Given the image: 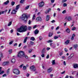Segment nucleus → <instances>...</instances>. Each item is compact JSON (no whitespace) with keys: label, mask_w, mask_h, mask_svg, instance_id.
<instances>
[{"label":"nucleus","mask_w":78,"mask_h":78,"mask_svg":"<svg viewBox=\"0 0 78 78\" xmlns=\"http://www.w3.org/2000/svg\"><path fill=\"white\" fill-rule=\"evenodd\" d=\"M52 65H55V60H52Z\"/></svg>","instance_id":"30"},{"label":"nucleus","mask_w":78,"mask_h":78,"mask_svg":"<svg viewBox=\"0 0 78 78\" xmlns=\"http://www.w3.org/2000/svg\"><path fill=\"white\" fill-rule=\"evenodd\" d=\"M59 37H57V36H55L54 37V39H58V38Z\"/></svg>","instance_id":"38"},{"label":"nucleus","mask_w":78,"mask_h":78,"mask_svg":"<svg viewBox=\"0 0 78 78\" xmlns=\"http://www.w3.org/2000/svg\"><path fill=\"white\" fill-rule=\"evenodd\" d=\"M45 48H44L43 49L42 51V53H44V51H45Z\"/></svg>","instance_id":"62"},{"label":"nucleus","mask_w":78,"mask_h":78,"mask_svg":"<svg viewBox=\"0 0 78 78\" xmlns=\"http://www.w3.org/2000/svg\"><path fill=\"white\" fill-rule=\"evenodd\" d=\"M63 6L64 7H65V6H67V5L66 3H63Z\"/></svg>","instance_id":"33"},{"label":"nucleus","mask_w":78,"mask_h":78,"mask_svg":"<svg viewBox=\"0 0 78 78\" xmlns=\"http://www.w3.org/2000/svg\"><path fill=\"white\" fill-rule=\"evenodd\" d=\"M27 39H28V37H25L24 40V41L23 42V43H25L26 42H27Z\"/></svg>","instance_id":"22"},{"label":"nucleus","mask_w":78,"mask_h":78,"mask_svg":"<svg viewBox=\"0 0 78 78\" xmlns=\"http://www.w3.org/2000/svg\"><path fill=\"white\" fill-rule=\"evenodd\" d=\"M51 23H55V20H53L52 21H51Z\"/></svg>","instance_id":"64"},{"label":"nucleus","mask_w":78,"mask_h":78,"mask_svg":"<svg viewBox=\"0 0 78 78\" xmlns=\"http://www.w3.org/2000/svg\"><path fill=\"white\" fill-rule=\"evenodd\" d=\"M13 42H14V41L12 40V41H10L9 42V44H10V45H11V44H12V43H13Z\"/></svg>","instance_id":"40"},{"label":"nucleus","mask_w":78,"mask_h":78,"mask_svg":"<svg viewBox=\"0 0 78 78\" xmlns=\"http://www.w3.org/2000/svg\"><path fill=\"white\" fill-rule=\"evenodd\" d=\"M44 27H45V26H44V25L42 26H41L42 27L41 28V30H43V29H44Z\"/></svg>","instance_id":"47"},{"label":"nucleus","mask_w":78,"mask_h":78,"mask_svg":"<svg viewBox=\"0 0 78 78\" xmlns=\"http://www.w3.org/2000/svg\"><path fill=\"white\" fill-rule=\"evenodd\" d=\"M19 8V5H17L16 6V9H15V10H18V9Z\"/></svg>","instance_id":"24"},{"label":"nucleus","mask_w":78,"mask_h":78,"mask_svg":"<svg viewBox=\"0 0 78 78\" xmlns=\"http://www.w3.org/2000/svg\"><path fill=\"white\" fill-rule=\"evenodd\" d=\"M66 1H67V0H62V3H64L66 2Z\"/></svg>","instance_id":"48"},{"label":"nucleus","mask_w":78,"mask_h":78,"mask_svg":"<svg viewBox=\"0 0 78 78\" xmlns=\"http://www.w3.org/2000/svg\"><path fill=\"white\" fill-rule=\"evenodd\" d=\"M75 34H73L72 36L71 40H73V39H74V37H75Z\"/></svg>","instance_id":"15"},{"label":"nucleus","mask_w":78,"mask_h":78,"mask_svg":"<svg viewBox=\"0 0 78 78\" xmlns=\"http://www.w3.org/2000/svg\"><path fill=\"white\" fill-rule=\"evenodd\" d=\"M5 76H6V74H4L3 76L2 77H4Z\"/></svg>","instance_id":"58"},{"label":"nucleus","mask_w":78,"mask_h":78,"mask_svg":"<svg viewBox=\"0 0 78 78\" xmlns=\"http://www.w3.org/2000/svg\"><path fill=\"white\" fill-rule=\"evenodd\" d=\"M70 42V41L68 40L66 41L65 43V44L66 45H67L69 43V42Z\"/></svg>","instance_id":"18"},{"label":"nucleus","mask_w":78,"mask_h":78,"mask_svg":"<svg viewBox=\"0 0 78 78\" xmlns=\"http://www.w3.org/2000/svg\"><path fill=\"white\" fill-rule=\"evenodd\" d=\"M27 48V45H26L24 46L23 48V49H26V48Z\"/></svg>","instance_id":"49"},{"label":"nucleus","mask_w":78,"mask_h":78,"mask_svg":"<svg viewBox=\"0 0 78 78\" xmlns=\"http://www.w3.org/2000/svg\"><path fill=\"white\" fill-rule=\"evenodd\" d=\"M24 1H25V0H21V1H20V3H23V2H24Z\"/></svg>","instance_id":"45"},{"label":"nucleus","mask_w":78,"mask_h":78,"mask_svg":"<svg viewBox=\"0 0 78 78\" xmlns=\"http://www.w3.org/2000/svg\"><path fill=\"white\" fill-rule=\"evenodd\" d=\"M27 30V27L26 26L23 25L17 29V31L22 33V32H25Z\"/></svg>","instance_id":"1"},{"label":"nucleus","mask_w":78,"mask_h":78,"mask_svg":"<svg viewBox=\"0 0 78 78\" xmlns=\"http://www.w3.org/2000/svg\"><path fill=\"white\" fill-rule=\"evenodd\" d=\"M14 4H15V2H11V5L12 6H13V5H14Z\"/></svg>","instance_id":"34"},{"label":"nucleus","mask_w":78,"mask_h":78,"mask_svg":"<svg viewBox=\"0 0 78 78\" xmlns=\"http://www.w3.org/2000/svg\"><path fill=\"white\" fill-rule=\"evenodd\" d=\"M65 72H66V71H63L61 73V74H64V73H65Z\"/></svg>","instance_id":"59"},{"label":"nucleus","mask_w":78,"mask_h":78,"mask_svg":"<svg viewBox=\"0 0 78 78\" xmlns=\"http://www.w3.org/2000/svg\"><path fill=\"white\" fill-rule=\"evenodd\" d=\"M23 68L24 70H25L27 69V68L25 66H23Z\"/></svg>","instance_id":"50"},{"label":"nucleus","mask_w":78,"mask_h":78,"mask_svg":"<svg viewBox=\"0 0 78 78\" xmlns=\"http://www.w3.org/2000/svg\"><path fill=\"white\" fill-rule=\"evenodd\" d=\"M9 52V54H11V53L12 52V49H10L8 51Z\"/></svg>","instance_id":"28"},{"label":"nucleus","mask_w":78,"mask_h":78,"mask_svg":"<svg viewBox=\"0 0 78 78\" xmlns=\"http://www.w3.org/2000/svg\"><path fill=\"white\" fill-rule=\"evenodd\" d=\"M73 67L74 69H76L78 68V64L77 63L74 64L73 65Z\"/></svg>","instance_id":"8"},{"label":"nucleus","mask_w":78,"mask_h":78,"mask_svg":"<svg viewBox=\"0 0 78 78\" xmlns=\"http://www.w3.org/2000/svg\"><path fill=\"white\" fill-rule=\"evenodd\" d=\"M17 57L19 58H22L24 57L25 56V53L23 51H21L18 53L17 55Z\"/></svg>","instance_id":"2"},{"label":"nucleus","mask_w":78,"mask_h":78,"mask_svg":"<svg viewBox=\"0 0 78 78\" xmlns=\"http://www.w3.org/2000/svg\"><path fill=\"white\" fill-rule=\"evenodd\" d=\"M28 28L29 30H30L31 29V26H29L28 27Z\"/></svg>","instance_id":"46"},{"label":"nucleus","mask_w":78,"mask_h":78,"mask_svg":"<svg viewBox=\"0 0 78 78\" xmlns=\"http://www.w3.org/2000/svg\"><path fill=\"white\" fill-rule=\"evenodd\" d=\"M24 57H25V58L26 59H28V57L27 56L25 55V54Z\"/></svg>","instance_id":"56"},{"label":"nucleus","mask_w":78,"mask_h":78,"mask_svg":"<svg viewBox=\"0 0 78 78\" xmlns=\"http://www.w3.org/2000/svg\"><path fill=\"white\" fill-rule=\"evenodd\" d=\"M66 31H67L68 33H70V30L69 29V28H67L66 30Z\"/></svg>","instance_id":"17"},{"label":"nucleus","mask_w":78,"mask_h":78,"mask_svg":"<svg viewBox=\"0 0 78 78\" xmlns=\"http://www.w3.org/2000/svg\"><path fill=\"white\" fill-rule=\"evenodd\" d=\"M39 39H40V41H41L42 39V36H40L39 37Z\"/></svg>","instance_id":"53"},{"label":"nucleus","mask_w":78,"mask_h":78,"mask_svg":"<svg viewBox=\"0 0 78 78\" xmlns=\"http://www.w3.org/2000/svg\"><path fill=\"white\" fill-rule=\"evenodd\" d=\"M34 33L35 34H37L39 33V30L37 29H36L34 31Z\"/></svg>","instance_id":"13"},{"label":"nucleus","mask_w":78,"mask_h":78,"mask_svg":"<svg viewBox=\"0 0 78 78\" xmlns=\"http://www.w3.org/2000/svg\"><path fill=\"white\" fill-rule=\"evenodd\" d=\"M66 10H65L62 12V14H65V13H66Z\"/></svg>","instance_id":"54"},{"label":"nucleus","mask_w":78,"mask_h":78,"mask_svg":"<svg viewBox=\"0 0 78 78\" xmlns=\"http://www.w3.org/2000/svg\"><path fill=\"white\" fill-rule=\"evenodd\" d=\"M13 72L14 73H16L17 75H19L20 73V71L19 69H15L13 70Z\"/></svg>","instance_id":"4"},{"label":"nucleus","mask_w":78,"mask_h":78,"mask_svg":"<svg viewBox=\"0 0 78 78\" xmlns=\"http://www.w3.org/2000/svg\"><path fill=\"white\" fill-rule=\"evenodd\" d=\"M62 59H65V56H62Z\"/></svg>","instance_id":"52"},{"label":"nucleus","mask_w":78,"mask_h":78,"mask_svg":"<svg viewBox=\"0 0 78 78\" xmlns=\"http://www.w3.org/2000/svg\"><path fill=\"white\" fill-rule=\"evenodd\" d=\"M30 69L31 71H33V72H35L36 71V67L33 65L30 66Z\"/></svg>","instance_id":"5"},{"label":"nucleus","mask_w":78,"mask_h":78,"mask_svg":"<svg viewBox=\"0 0 78 78\" xmlns=\"http://www.w3.org/2000/svg\"><path fill=\"white\" fill-rule=\"evenodd\" d=\"M41 56L42 58H44L45 57V54H43L41 55Z\"/></svg>","instance_id":"51"},{"label":"nucleus","mask_w":78,"mask_h":78,"mask_svg":"<svg viewBox=\"0 0 78 78\" xmlns=\"http://www.w3.org/2000/svg\"><path fill=\"white\" fill-rule=\"evenodd\" d=\"M30 44H31V45H33L34 44V42L33 41H30Z\"/></svg>","instance_id":"37"},{"label":"nucleus","mask_w":78,"mask_h":78,"mask_svg":"<svg viewBox=\"0 0 78 78\" xmlns=\"http://www.w3.org/2000/svg\"><path fill=\"white\" fill-rule=\"evenodd\" d=\"M64 50L65 52H67V51H68V49H67L66 48H65Z\"/></svg>","instance_id":"41"},{"label":"nucleus","mask_w":78,"mask_h":78,"mask_svg":"<svg viewBox=\"0 0 78 78\" xmlns=\"http://www.w3.org/2000/svg\"><path fill=\"white\" fill-rule=\"evenodd\" d=\"M9 3V1L8 0L6 2H4V5H8Z\"/></svg>","instance_id":"20"},{"label":"nucleus","mask_w":78,"mask_h":78,"mask_svg":"<svg viewBox=\"0 0 78 78\" xmlns=\"http://www.w3.org/2000/svg\"><path fill=\"white\" fill-rule=\"evenodd\" d=\"M51 11V9H49L48 10H46L45 11V14H48V12H49V11Z\"/></svg>","instance_id":"12"},{"label":"nucleus","mask_w":78,"mask_h":78,"mask_svg":"<svg viewBox=\"0 0 78 78\" xmlns=\"http://www.w3.org/2000/svg\"><path fill=\"white\" fill-rule=\"evenodd\" d=\"M73 56H74V54H72L70 55V56L71 58H72V57H73Z\"/></svg>","instance_id":"44"},{"label":"nucleus","mask_w":78,"mask_h":78,"mask_svg":"<svg viewBox=\"0 0 78 78\" xmlns=\"http://www.w3.org/2000/svg\"><path fill=\"white\" fill-rule=\"evenodd\" d=\"M1 69H2V67H0V75H2V74H3V73H4V71H2L1 72Z\"/></svg>","instance_id":"16"},{"label":"nucleus","mask_w":78,"mask_h":78,"mask_svg":"<svg viewBox=\"0 0 78 78\" xmlns=\"http://www.w3.org/2000/svg\"><path fill=\"white\" fill-rule=\"evenodd\" d=\"M15 62H16V60L14 58H13L12 60V63H14Z\"/></svg>","instance_id":"23"},{"label":"nucleus","mask_w":78,"mask_h":78,"mask_svg":"<svg viewBox=\"0 0 78 78\" xmlns=\"http://www.w3.org/2000/svg\"><path fill=\"white\" fill-rule=\"evenodd\" d=\"M63 64H64V66L66 65V61H64L63 62Z\"/></svg>","instance_id":"60"},{"label":"nucleus","mask_w":78,"mask_h":78,"mask_svg":"<svg viewBox=\"0 0 78 78\" xmlns=\"http://www.w3.org/2000/svg\"><path fill=\"white\" fill-rule=\"evenodd\" d=\"M65 19L68 21H70L72 20V18L70 16H66L65 17Z\"/></svg>","instance_id":"6"},{"label":"nucleus","mask_w":78,"mask_h":78,"mask_svg":"<svg viewBox=\"0 0 78 78\" xmlns=\"http://www.w3.org/2000/svg\"><path fill=\"white\" fill-rule=\"evenodd\" d=\"M49 19H50V16L49 15H47L46 16V21H48L49 20Z\"/></svg>","instance_id":"14"},{"label":"nucleus","mask_w":78,"mask_h":78,"mask_svg":"<svg viewBox=\"0 0 78 78\" xmlns=\"http://www.w3.org/2000/svg\"><path fill=\"white\" fill-rule=\"evenodd\" d=\"M33 51V49H30L29 50L28 53H30L31 52V51Z\"/></svg>","instance_id":"32"},{"label":"nucleus","mask_w":78,"mask_h":78,"mask_svg":"<svg viewBox=\"0 0 78 78\" xmlns=\"http://www.w3.org/2000/svg\"><path fill=\"white\" fill-rule=\"evenodd\" d=\"M30 39V40H31L32 41H34V40H35V38L33 37H31Z\"/></svg>","instance_id":"26"},{"label":"nucleus","mask_w":78,"mask_h":78,"mask_svg":"<svg viewBox=\"0 0 78 78\" xmlns=\"http://www.w3.org/2000/svg\"><path fill=\"white\" fill-rule=\"evenodd\" d=\"M31 21L30 20H29L28 21V24H29V25H31Z\"/></svg>","instance_id":"43"},{"label":"nucleus","mask_w":78,"mask_h":78,"mask_svg":"<svg viewBox=\"0 0 78 78\" xmlns=\"http://www.w3.org/2000/svg\"><path fill=\"white\" fill-rule=\"evenodd\" d=\"M36 22H42V18L41 17H38L36 19Z\"/></svg>","instance_id":"7"},{"label":"nucleus","mask_w":78,"mask_h":78,"mask_svg":"<svg viewBox=\"0 0 78 78\" xmlns=\"http://www.w3.org/2000/svg\"><path fill=\"white\" fill-rule=\"evenodd\" d=\"M29 7H30V5H28L27 6H26L25 7V9H28L29 8Z\"/></svg>","instance_id":"35"},{"label":"nucleus","mask_w":78,"mask_h":78,"mask_svg":"<svg viewBox=\"0 0 78 78\" xmlns=\"http://www.w3.org/2000/svg\"><path fill=\"white\" fill-rule=\"evenodd\" d=\"M35 16V14L34 15V16H33V17L32 18V20H35V18H36V16Z\"/></svg>","instance_id":"31"},{"label":"nucleus","mask_w":78,"mask_h":78,"mask_svg":"<svg viewBox=\"0 0 78 78\" xmlns=\"http://www.w3.org/2000/svg\"><path fill=\"white\" fill-rule=\"evenodd\" d=\"M16 12H17L15 10H13L12 11V13L13 14H16Z\"/></svg>","instance_id":"27"},{"label":"nucleus","mask_w":78,"mask_h":78,"mask_svg":"<svg viewBox=\"0 0 78 78\" xmlns=\"http://www.w3.org/2000/svg\"><path fill=\"white\" fill-rule=\"evenodd\" d=\"M71 58H72L70 56H69L68 57V60H69L70 59H71Z\"/></svg>","instance_id":"63"},{"label":"nucleus","mask_w":78,"mask_h":78,"mask_svg":"<svg viewBox=\"0 0 78 78\" xmlns=\"http://www.w3.org/2000/svg\"><path fill=\"white\" fill-rule=\"evenodd\" d=\"M44 5V3L43 2H41L39 4V7H42Z\"/></svg>","instance_id":"9"},{"label":"nucleus","mask_w":78,"mask_h":78,"mask_svg":"<svg viewBox=\"0 0 78 78\" xmlns=\"http://www.w3.org/2000/svg\"><path fill=\"white\" fill-rule=\"evenodd\" d=\"M3 57V53H0V58H2Z\"/></svg>","instance_id":"39"},{"label":"nucleus","mask_w":78,"mask_h":78,"mask_svg":"<svg viewBox=\"0 0 78 78\" xmlns=\"http://www.w3.org/2000/svg\"><path fill=\"white\" fill-rule=\"evenodd\" d=\"M21 19L22 20H26L28 19V17H27V15L26 14H23L22 15V17H21Z\"/></svg>","instance_id":"3"},{"label":"nucleus","mask_w":78,"mask_h":78,"mask_svg":"<svg viewBox=\"0 0 78 78\" xmlns=\"http://www.w3.org/2000/svg\"><path fill=\"white\" fill-rule=\"evenodd\" d=\"M50 50V48L47 47L46 48V50Z\"/></svg>","instance_id":"55"},{"label":"nucleus","mask_w":78,"mask_h":78,"mask_svg":"<svg viewBox=\"0 0 78 78\" xmlns=\"http://www.w3.org/2000/svg\"><path fill=\"white\" fill-rule=\"evenodd\" d=\"M8 10H5V11H2V14H4V13H6V12H7V11Z\"/></svg>","instance_id":"25"},{"label":"nucleus","mask_w":78,"mask_h":78,"mask_svg":"<svg viewBox=\"0 0 78 78\" xmlns=\"http://www.w3.org/2000/svg\"><path fill=\"white\" fill-rule=\"evenodd\" d=\"M63 55V52H61L59 53V55L60 56H61L62 55Z\"/></svg>","instance_id":"42"},{"label":"nucleus","mask_w":78,"mask_h":78,"mask_svg":"<svg viewBox=\"0 0 78 78\" xmlns=\"http://www.w3.org/2000/svg\"><path fill=\"white\" fill-rule=\"evenodd\" d=\"M51 2L52 3H54L55 2V0H51Z\"/></svg>","instance_id":"61"},{"label":"nucleus","mask_w":78,"mask_h":78,"mask_svg":"<svg viewBox=\"0 0 78 78\" xmlns=\"http://www.w3.org/2000/svg\"><path fill=\"white\" fill-rule=\"evenodd\" d=\"M73 47L75 48V49H76V48H77V47H78V45L77 44L74 45L73 46Z\"/></svg>","instance_id":"19"},{"label":"nucleus","mask_w":78,"mask_h":78,"mask_svg":"<svg viewBox=\"0 0 78 78\" xmlns=\"http://www.w3.org/2000/svg\"><path fill=\"white\" fill-rule=\"evenodd\" d=\"M8 64H9V62H4L3 63L2 65L4 66H7V65H8Z\"/></svg>","instance_id":"11"},{"label":"nucleus","mask_w":78,"mask_h":78,"mask_svg":"<svg viewBox=\"0 0 78 78\" xmlns=\"http://www.w3.org/2000/svg\"><path fill=\"white\" fill-rule=\"evenodd\" d=\"M75 30H76V28L75 27H74L72 29V30H73V31H74Z\"/></svg>","instance_id":"57"},{"label":"nucleus","mask_w":78,"mask_h":78,"mask_svg":"<svg viewBox=\"0 0 78 78\" xmlns=\"http://www.w3.org/2000/svg\"><path fill=\"white\" fill-rule=\"evenodd\" d=\"M11 24H12V21L9 22L8 26V27H9V26H10V25H11Z\"/></svg>","instance_id":"29"},{"label":"nucleus","mask_w":78,"mask_h":78,"mask_svg":"<svg viewBox=\"0 0 78 78\" xmlns=\"http://www.w3.org/2000/svg\"><path fill=\"white\" fill-rule=\"evenodd\" d=\"M53 36V34L51 32H50L49 34V35L48 36V37H51Z\"/></svg>","instance_id":"21"},{"label":"nucleus","mask_w":78,"mask_h":78,"mask_svg":"<svg viewBox=\"0 0 78 78\" xmlns=\"http://www.w3.org/2000/svg\"><path fill=\"white\" fill-rule=\"evenodd\" d=\"M53 42V41H52L51 40H50L48 41V43L50 42Z\"/></svg>","instance_id":"36"},{"label":"nucleus","mask_w":78,"mask_h":78,"mask_svg":"<svg viewBox=\"0 0 78 78\" xmlns=\"http://www.w3.org/2000/svg\"><path fill=\"white\" fill-rule=\"evenodd\" d=\"M53 70V69H52V68H48L47 71L48 72V73H50Z\"/></svg>","instance_id":"10"}]
</instances>
